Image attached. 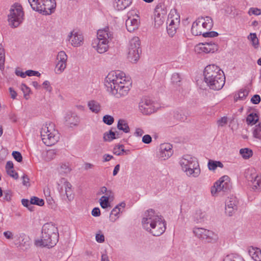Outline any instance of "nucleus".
Masks as SVG:
<instances>
[{"instance_id":"1","label":"nucleus","mask_w":261,"mask_h":261,"mask_svg":"<svg viewBox=\"0 0 261 261\" xmlns=\"http://www.w3.org/2000/svg\"><path fill=\"white\" fill-rule=\"evenodd\" d=\"M132 83L124 72L117 70L110 72L105 80L107 90L116 98H120L127 95Z\"/></svg>"},{"instance_id":"2","label":"nucleus","mask_w":261,"mask_h":261,"mask_svg":"<svg viewBox=\"0 0 261 261\" xmlns=\"http://www.w3.org/2000/svg\"><path fill=\"white\" fill-rule=\"evenodd\" d=\"M141 222L143 228L154 236H160L166 230L165 221L152 209L144 213Z\"/></svg>"},{"instance_id":"3","label":"nucleus","mask_w":261,"mask_h":261,"mask_svg":"<svg viewBox=\"0 0 261 261\" xmlns=\"http://www.w3.org/2000/svg\"><path fill=\"white\" fill-rule=\"evenodd\" d=\"M59 240L58 229L53 222L45 223L42 228L41 236L36 239L34 244L39 247L52 248L56 245Z\"/></svg>"},{"instance_id":"4","label":"nucleus","mask_w":261,"mask_h":261,"mask_svg":"<svg viewBox=\"0 0 261 261\" xmlns=\"http://www.w3.org/2000/svg\"><path fill=\"white\" fill-rule=\"evenodd\" d=\"M204 81L210 89L219 90L225 84V75L223 71L215 65L207 66L203 72Z\"/></svg>"},{"instance_id":"5","label":"nucleus","mask_w":261,"mask_h":261,"mask_svg":"<svg viewBox=\"0 0 261 261\" xmlns=\"http://www.w3.org/2000/svg\"><path fill=\"white\" fill-rule=\"evenodd\" d=\"M179 165L182 171L189 177L196 178L201 173L197 159L192 155H184L179 161Z\"/></svg>"},{"instance_id":"6","label":"nucleus","mask_w":261,"mask_h":261,"mask_svg":"<svg viewBox=\"0 0 261 261\" xmlns=\"http://www.w3.org/2000/svg\"><path fill=\"white\" fill-rule=\"evenodd\" d=\"M113 37V33L108 28L99 30L97 31V38L93 40L91 45L98 53H105L108 50L109 43Z\"/></svg>"},{"instance_id":"7","label":"nucleus","mask_w":261,"mask_h":261,"mask_svg":"<svg viewBox=\"0 0 261 261\" xmlns=\"http://www.w3.org/2000/svg\"><path fill=\"white\" fill-rule=\"evenodd\" d=\"M41 139L46 146L56 144L60 139V134L55 124L51 122L43 124L40 130Z\"/></svg>"},{"instance_id":"8","label":"nucleus","mask_w":261,"mask_h":261,"mask_svg":"<svg viewBox=\"0 0 261 261\" xmlns=\"http://www.w3.org/2000/svg\"><path fill=\"white\" fill-rule=\"evenodd\" d=\"M212 19L210 17H200L193 23L191 32L195 36L202 35L206 30H210L213 27Z\"/></svg>"},{"instance_id":"9","label":"nucleus","mask_w":261,"mask_h":261,"mask_svg":"<svg viewBox=\"0 0 261 261\" xmlns=\"http://www.w3.org/2000/svg\"><path fill=\"white\" fill-rule=\"evenodd\" d=\"M34 10L43 15L53 14L56 8V0H34Z\"/></svg>"},{"instance_id":"10","label":"nucleus","mask_w":261,"mask_h":261,"mask_svg":"<svg viewBox=\"0 0 261 261\" xmlns=\"http://www.w3.org/2000/svg\"><path fill=\"white\" fill-rule=\"evenodd\" d=\"M141 53L140 40L138 37H134L128 45L127 59L130 62L136 63L140 59Z\"/></svg>"},{"instance_id":"11","label":"nucleus","mask_w":261,"mask_h":261,"mask_svg":"<svg viewBox=\"0 0 261 261\" xmlns=\"http://www.w3.org/2000/svg\"><path fill=\"white\" fill-rule=\"evenodd\" d=\"M23 16V12L21 6H13L8 16L9 25L12 28L18 27L22 22Z\"/></svg>"},{"instance_id":"12","label":"nucleus","mask_w":261,"mask_h":261,"mask_svg":"<svg viewBox=\"0 0 261 261\" xmlns=\"http://www.w3.org/2000/svg\"><path fill=\"white\" fill-rule=\"evenodd\" d=\"M57 189L61 196H66L68 201L74 198V194L71 184L65 178H61L57 181Z\"/></svg>"},{"instance_id":"13","label":"nucleus","mask_w":261,"mask_h":261,"mask_svg":"<svg viewBox=\"0 0 261 261\" xmlns=\"http://www.w3.org/2000/svg\"><path fill=\"white\" fill-rule=\"evenodd\" d=\"M167 30L168 34L172 37L176 33L180 24V16L175 10H171L168 15Z\"/></svg>"},{"instance_id":"14","label":"nucleus","mask_w":261,"mask_h":261,"mask_svg":"<svg viewBox=\"0 0 261 261\" xmlns=\"http://www.w3.org/2000/svg\"><path fill=\"white\" fill-rule=\"evenodd\" d=\"M140 24V17L136 10H131L127 13V19L125 21L126 29L129 32L137 30Z\"/></svg>"},{"instance_id":"15","label":"nucleus","mask_w":261,"mask_h":261,"mask_svg":"<svg viewBox=\"0 0 261 261\" xmlns=\"http://www.w3.org/2000/svg\"><path fill=\"white\" fill-rule=\"evenodd\" d=\"M193 233L198 238L206 242H212L217 239L216 235L212 231L203 228H194Z\"/></svg>"},{"instance_id":"16","label":"nucleus","mask_w":261,"mask_h":261,"mask_svg":"<svg viewBox=\"0 0 261 261\" xmlns=\"http://www.w3.org/2000/svg\"><path fill=\"white\" fill-rule=\"evenodd\" d=\"M229 187V177L228 176H223L216 181L211 188V193L215 196L221 191H226Z\"/></svg>"},{"instance_id":"17","label":"nucleus","mask_w":261,"mask_h":261,"mask_svg":"<svg viewBox=\"0 0 261 261\" xmlns=\"http://www.w3.org/2000/svg\"><path fill=\"white\" fill-rule=\"evenodd\" d=\"M139 108L140 112L145 115H149L154 113L155 108L153 102L149 98H143L139 103Z\"/></svg>"},{"instance_id":"18","label":"nucleus","mask_w":261,"mask_h":261,"mask_svg":"<svg viewBox=\"0 0 261 261\" xmlns=\"http://www.w3.org/2000/svg\"><path fill=\"white\" fill-rule=\"evenodd\" d=\"M67 56L65 51H60L58 53L56 58L55 72L57 74H61L66 68Z\"/></svg>"},{"instance_id":"19","label":"nucleus","mask_w":261,"mask_h":261,"mask_svg":"<svg viewBox=\"0 0 261 261\" xmlns=\"http://www.w3.org/2000/svg\"><path fill=\"white\" fill-rule=\"evenodd\" d=\"M249 175H247L246 178L251 182L253 190L256 191H261V174H257L253 169H251Z\"/></svg>"},{"instance_id":"20","label":"nucleus","mask_w":261,"mask_h":261,"mask_svg":"<svg viewBox=\"0 0 261 261\" xmlns=\"http://www.w3.org/2000/svg\"><path fill=\"white\" fill-rule=\"evenodd\" d=\"M218 46L215 43L205 42L200 43L195 47V51L198 53L203 52L207 54L210 53H214L217 50Z\"/></svg>"},{"instance_id":"21","label":"nucleus","mask_w":261,"mask_h":261,"mask_svg":"<svg viewBox=\"0 0 261 261\" xmlns=\"http://www.w3.org/2000/svg\"><path fill=\"white\" fill-rule=\"evenodd\" d=\"M68 40L72 46L78 47L83 44L84 37L81 33L73 31L68 36Z\"/></svg>"},{"instance_id":"22","label":"nucleus","mask_w":261,"mask_h":261,"mask_svg":"<svg viewBox=\"0 0 261 261\" xmlns=\"http://www.w3.org/2000/svg\"><path fill=\"white\" fill-rule=\"evenodd\" d=\"M172 145L169 143H164L160 145L159 156L162 160H166L170 158L173 153Z\"/></svg>"},{"instance_id":"23","label":"nucleus","mask_w":261,"mask_h":261,"mask_svg":"<svg viewBox=\"0 0 261 261\" xmlns=\"http://www.w3.org/2000/svg\"><path fill=\"white\" fill-rule=\"evenodd\" d=\"M161 10H162L161 5H158L154 9V25L156 27L161 26L164 21L165 11L164 10H163L162 13H160Z\"/></svg>"},{"instance_id":"24","label":"nucleus","mask_w":261,"mask_h":261,"mask_svg":"<svg viewBox=\"0 0 261 261\" xmlns=\"http://www.w3.org/2000/svg\"><path fill=\"white\" fill-rule=\"evenodd\" d=\"M65 120L67 125L72 127V126L77 125L79 122V118L75 113L69 112L66 114Z\"/></svg>"},{"instance_id":"25","label":"nucleus","mask_w":261,"mask_h":261,"mask_svg":"<svg viewBox=\"0 0 261 261\" xmlns=\"http://www.w3.org/2000/svg\"><path fill=\"white\" fill-rule=\"evenodd\" d=\"M125 206V203L124 202H122L119 204L117 205L111 211L110 215V219L112 222H115L118 218L119 213L121 212V208H124Z\"/></svg>"},{"instance_id":"26","label":"nucleus","mask_w":261,"mask_h":261,"mask_svg":"<svg viewBox=\"0 0 261 261\" xmlns=\"http://www.w3.org/2000/svg\"><path fill=\"white\" fill-rule=\"evenodd\" d=\"M132 3V0H115L114 8L118 10H123L128 7Z\"/></svg>"},{"instance_id":"27","label":"nucleus","mask_w":261,"mask_h":261,"mask_svg":"<svg viewBox=\"0 0 261 261\" xmlns=\"http://www.w3.org/2000/svg\"><path fill=\"white\" fill-rule=\"evenodd\" d=\"M248 253L255 261H261V250L256 247H250Z\"/></svg>"},{"instance_id":"28","label":"nucleus","mask_w":261,"mask_h":261,"mask_svg":"<svg viewBox=\"0 0 261 261\" xmlns=\"http://www.w3.org/2000/svg\"><path fill=\"white\" fill-rule=\"evenodd\" d=\"M58 151L56 149H49L42 152V156L44 161L49 162L54 159L57 154Z\"/></svg>"},{"instance_id":"29","label":"nucleus","mask_w":261,"mask_h":261,"mask_svg":"<svg viewBox=\"0 0 261 261\" xmlns=\"http://www.w3.org/2000/svg\"><path fill=\"white\" fill-rule=\"evenodd\" d=\"M88 107L91 112L95 114L99 113L101 109L100 103L95 100H90L88 102Z\"/></svg>"},{"instance_id":"30","label":"nucleus","mask_w":261,"mask_h":261,"mask_svg":"<svg viewBox=\"0 0 261 261\" xmlns=\"http://www.w3.org/2000/svg\"><path fill=\"white\" fill-rule=\"evenodd\" d=\"M205 219V214L201 210L196 211L193 215V220L196 223H201Z\"/></svg>"},{"instance_id":"31","label":"nucleus","mask_w":261,"mask_h":261,"mask_svg":"<svg viewBox=\"0 0 261 261\" xmlns=\"http://www.w3.org/2000/svg\"><path fill=\"white\" fill-rule=\"evenodd\" d=\"M207 167L210 170L214 171L217 167L222 168L223 167V164L220 161L209 160Z\"/></svg>"},{"instance_id":"32","label":"nucleus","mask_w":261,"mask_h":261,"mask_svg":"<svg viewBox=\"0 0 261 261\" xmlns=\"http://www.w3.org/2000/svg\"><path fill=\"white\" fill-rule=\"evenodd\" d=\"M117 128L119 130H123L125 133H127L129 132V127L126 121L123 119L119 120L117 124Z\"/></svg>"},{"instance_id":"33","label":"nucleus","mask_w":261,"mask_h":261,"mask_svg":"<svg viewBox=\"0 0 261 261\" xmlns=\"http://www.w3.org/2000/svg\"><path fill=\"white\" fill-rule=\"evenodd\" d=\"M238 201L236 197H228L225 201L226 206L233 207L234 208H238Z\"/></svg>"},{"instance_id":"34","label":"nucleus","mask_w":261,"mask_h":261,"mask_svg":"<svg viewBox=\"0 0 261 261\" xmlns=\"http://www.w3.org/2000/svg\"><path fill=\"white\" fill-rule=\"evenodd\" d=\"M116 133L112 131V130H109L108 132H106L103 134V139L104 141H111L113 139L118 138V136H116Z\"/></svg>"},{"instance_id":"35","label":"nucleus","mask_w":261,"mask_h":261,"mask_svg":"<svg viewBox=\"0 0 261 261\" xmlns=\"http://www.w3.org/2000/svg\"><path fill=\"white\" fill-rule=\"evenodd\" d=\"M240 153L244 159H248L253 155L252 150L248 148L241 149L240 150Z\"/></svg>"},{"instance_id":"36","label":"nucleus","mask_w":261,"mask_h":261,"mask_svg":"<svg viewBox=\"0 0 261 261\" xmlns=\"http://www.w3.org/2000/svg\"><path fill=\"white\" fill-rule=\"evenodd\" d=\"M258 116L256 113H250L247 117L246 121L248 124L253 125L258 120Z\"/></svg>"},{"instance_id":"37","label":"nucleus","mask_w":261,"mask_h":261,"mask_svg":"<svg viewBox=\"0 0 261 261\" xmlns=\"http://www.w3.org/2000/svg\"><path fill=\"white\" fill-rule=\"evenodd\" d=\"M249 91L246 89H241L238 93L234 96V100L237 101L238 99L244 100L248 95Z\"/></svg>"},{"instance_id":"38","label":"nucleus","mask_w":261,"mask_h":261,"mask_svg":"<svg viewBox=\"0 0 261 261\" xmlns=\"http://www.w3.org/2000/svg\"><path fill=\"white\" fill-rule=\"evenodd\" d=\"M59 172L62 175H65L69 173L71 171V168L68 164H62L58 169Z\"/></svg>"},{"instance_id":"39","label":"nucleus","mask_w":261,"mask_h":261,"mask_svg":"<svg viewBox=\"0 0 261 261\" xmlns=\"http://www.w3.org/2000/svg\"><path fill=\"white\" fill-rule=\"evenodd\" d=\"M254 137L261 139V124L256 125L253 132Z\"/></svg>"},{"instance_id":"40","label":"nucleus","mask_w":261,"mask_h":261,"mask_svg":"<svg viewBox=\"0 0 261 261\" xmlns=\"http://www.w3.org/2000/svg\"><path fill=\"white\" fill-rule=\"evenodd\" d=\"M47 203L49 208L55 210L57 208V204L56 203L52 197H48L46 198Z\"/></svg>"},{"instance_id":"41","label":"nucleus","mask_w":261,"mask_h":261,"mask_svg":"<svg viewBox=\"0 0 261 261\" xmlns=\"http://www.w3.org/2000/svg\"><path fill=\"white\" fill-rule=\"evenodd\" d=\"M5 60V50L1 44H0V68L4 67Z\"/></svg>"},{"instance_id":"42","label":"nucleus","mask_w":261,"mask_h":261,"mask_svg":"<svg viewBox=\"0 0 261 261\" xmlns=\"http://www.w3.org/2000/svg\"><path fill=\"white\" fill-rule=\"evenodd\" d=\"M110 199L108 198L107 197H101L99 199L100 205L103 208H106L110 206L109 202Z\"/></svg>"},{"instance_id":"43","label":"nucleus","mask_w":261,"mask_h":261,"mask_svg":"<svg viewBox=\"0 0 261 261\" xmlns=\"http://www.w3.org/2000/svg\"><path fill=\"white\" fill-rule=\"evenodd\" d=\"M124 151L123 145H116L113 149V153L117 155H121Z\"/></svg>"},{"instance_id":"44","label":"nucleus","mask_w":261,"mask_h":261,"mask_svg":"<svg viewBox=\"0 0 261 261\" xmlns=\"http://www.w3.org/2000/svg\"><path fill=\"white\" fill-rule=\"evenodd\" d=\"M21 90L22 91L24 95V97L26 99H28L29 98V93L31 92V89L27 86L25 84H22L21 86Z\"/></svg>"},{"instance_id":"45","label":"nucleus","mask_w":261,"mask_h":261,"mask_svg":"<svg viewBox=\"0 0 261 261\" xmlns=\"http://www.w3.org/2000/svg\"><path fill=\"white\" fill-rule=\"evenodd\" d=\"M103 122L107 125H110L114 123V118L109 115H106L103 117Z\"/></svg>"},{"instance_id":"46","label":"nucleus","mask_w":261,"mask_h":261,"mask_svg":"<svg viewBox=\"0 0 261 261\" xmlns=\"http://www.w3.org/2000/svg\"><path fill=\"white\" fill-rule=\"evenodd\" d=\"M181 77L180 75L178 73H174L172 74L171 77L172 82L176 85H179V83L180 82Z\"/></svg>"},{"instance_id":"47","label":"nucleus","mask_w":261,"mask_h":261,"mask_svg":"<svg viewBox=\"0 0 261 261\" xmlns=\"http://www.w3.org/2000/svg\"><path fill=\"white\" fill-rule=\"evenodd\" d=\"M238 208H234L233 207L226 206L225 205V213L229 216H232L237 211Z\"/></svg>"},{"instance_id":"48","label":"nucleus","mask_w":261,"mask_h":261,"mask_svg":"<svg viewBox=\"0 0 261 261\" xmlns=\"http://www.w3.org/2000/svg\"><path fill=\"white\" fill-rule=\"evenodd\" d=\"M248 14L250 15H259L261 14V10L257 8H251L248 11Z\"/></svg>"},{"instance_id":"49","label":"nucleus","mask_w":261,"mask_h":261,"mask_svg":"<svg viewBox=\"0 0 261 261\" xmlns=\"http://www.w3.org/2000/svg\"><path fill=\"white\" fill-rule=\"evenodd\" d=\"M22 204L24 206L28 208V209L31 212L33 211V205H31L30 203H29V200L27 199H22L21 200Z\"/></svg>"},{"instance_id":"50","label":"nucleus","mask_w":261,"mask_h":261,"mask_svg":"<svg viewBox=\"0 0 261 261\" xmlns=\"http://www.w3.org/2000/svg\"><path fill=\"white\" fill-rule=\"evenodd\" d=\"M12 155L14 159L18 162H21L22 161V157L21 153L19 152L14 151L12 152Z\"/></svg>"},{"instance_id":"51","label":"nucleus","mask_w":261,"mask_h":261,"mask_svg":"<svg viewBox=\"0 0 261 261\" xmlns=\"http://www.w3.org/2000/svg\"><path fill=\"white\" fill-rule=\"evenodd\" d=\"M44 201L43 199L39 198L37 197L34 196V205H37L40 206L44 205Z\"/></svg>"},{"instance_id":"52","label":"nucleus","mask_w":261,"mask_h":261,"mask_svg":"<svg viewBox=\"0 0 261 261\" xmlns=\"http://www.w3.org/2000/svg\"><path fill=\"white\" fill-rule=\"evenodd\" d=\"M218 35V33L215 31L205 32L203 36L204 37H215Z\"/></svg>"},{"instance_id":"53","label":"nucleus","mask_w":261,"mask_h":261,"mask_svg":"<svg viewBox=\"0 0 261 261\" xmlns=\"http://www.w3.org/2000/svg\"><path fill=\"white\" fill-rule=\"evenodd\" d=\"M142 141L145 144H149L152 141V138L149 135H145L142 137Z\"/></svg>"},{"instance_id":"54","label":"nucleus","mask_w":261,"mask_h":261,"mask_svg":"<svg viewBox=\"0 0 261 261\" xmlns=\"http://www.w3.org/2000/svg\"><path fill=\"white\" fill-rule=\"evenodd\" d=\"M7 174L10 175L11 177L14 178V179H17L18 178V175L17 172H16L13 169H10L7 171Z\"/></svg>"},{"instance_id":"55","label":"nucleus","mask_w":261,"mask_h":261,"mask_svg":"<svg viewBox=\"0 0 261 261\" xmlns=\"http://www.w3.org/2000/svg\"><path fill=\"white\" fill-rule=\"evenodd\" d=\"M251 101L253 104H258L260 101V97L259 95L256 94L253 95V96L251 99Z\"/></svg>"},{"instance_id":"56","label":"nucleus","mask_w":261,"mask_h":261,"mask_svg":"<svg viewBox=\"0 0 261 261\" xmlns=\"http://www.w3.org/2000/svg\"><path fill=\"white\" fill-rule=\"evenodd\" d=\"M96 241L100 243H103L105 241V236L101 233H97L95 236Z\"/></svg>"},{"instance_id":"57","label":"nucleus","mask_w":261,"mask_h":261,"mask_svg":"<svg viewBox=\"0 0 261 261\" xmlns=\"http://www.w3.org/2000/svg\"><path fill=\"white\" fill-rule=\"evenodd\" d=\"M43 88L49 92L51 91L52 88L50 85V83L48 81H45L42 84Z\"/></svg>"},{"instance_id":"58","label":"nucleus","mask_w":261,"mask_h":261,"mask_svg":"<svg viewBox=\"0 0 261 261\" xmlns=\"http://www.w3.org/2000/svg\"><path fill=\"white\" fill-rule=\"evenodd\" d=\"M227 122V119L226 117H224L218 120L217 123L219 126H223L225 125Z\"/></svg>"},{"instance_id":"59","label":"nucleus","mask_w":261,"mask_h":261,"mask_svg":"<svg viewBox=\"0 0 261 261\" xmlns=\"http://www.w3.org/2000/svg\"><path fill=\"white\" fill-rule=\"evenodd\" d=\"M11 196L12 194L10 191H4V200L9 201L11 199Z\"/></svg>"},{"instance_id":"60","label":"nucleus","mask_w":261,"mask_h":261,"mask_svg":"<svg viewBox=\"0 0 261 261\" xmlns=\"http://www.w3.org/2000/svg\"><path fill=\"white\" fill-rule=\"evenodd\" d=\"M144 133V130L140 128H136L134 133V135L136 137H141Z\"/></svg>"},{"instance_id":"61","label":"nucleus","mask_w":261,"mask_h":261,"mask_svg":"<svg viewBox=\"0 0 261 261\" xmlns=\"http://www.w3.org/2000/svg\"><path fill=\"white\" fill-rule=\"evenodd\" d=\"M102 197H107L108 198L113 199L114 198V193L111 190H108L104 196Z\"/></svg>"},{"instance_id":"62","label":"nucleus","mask_w":261,"mask_h":261,"mask_svg":"<svg viewBox=\"0 0 261 261\" xmlns=\"http://www.w3.org/2000/svg\"><path fill=\"white\" fill-rule=\"evenodd\" d=\"M92 215L94 217H98L100 215V211L98 207H95L92 211Z\"/></svg>"},{"instance_id":"63","label":"nucleus","mask_w":261,"mask_h":261,"mask_svg":"<svg viewBox=\"0 0 261 261\" xmlns=\"http://www.w3.org/2000/svg\"><path fill=\"white\" fill-rule=\"evenodd\" d=\"M250 39L253 42V45L255 46L256 44H258V39L257 38L256 35L255 34H250Z\"/></svg>"},{"instance_id":"64","label":"nucleus","mask_w":261,"mask_h":261,"mask_svg":"<svg viewBox=\"0 0 261 261\" xmlns=\"http://www.w3.org/2000/svg\"><path fill=\"white\" fill-rule=\"evenodd\" d=\"M4 235L8 239H13V234L11 231H5L4 232Z\"/></svg>"}]
</instances>
